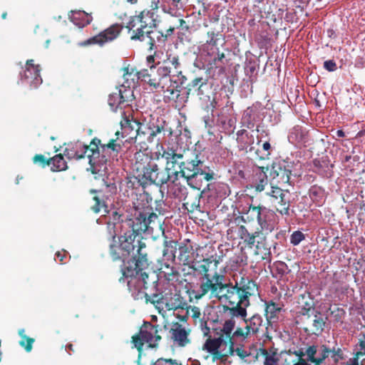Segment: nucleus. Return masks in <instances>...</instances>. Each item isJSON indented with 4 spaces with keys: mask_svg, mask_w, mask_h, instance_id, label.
I'll return each mask as SVG.
<instances>
[{
    "mask_svg": "<svg viewBox=\"0 0 365 365\" xmlns=\"http://www.w3.org/2000/svg\"><path fill=\"white\" fill-rule=\"evenodd\" d=\"M220 260L211 256L202 260L196 268L201 277L197 289L190 291V297L198 300L210 293V298L216 297L219 292L225 290L222 297L229 306L224 305L225 312H228L232 317L243 319L247 333L256 334L262 326L263 319L259 314L247 318V308L250 305V298L259 295L257 282L249 277H240L235 279V284L224 283L225 276L217 272Z\"/></svg>",
    "mask_w": 365,
    "mask_h": 365,
    "instance_id": "obj_1",
    "label": "nucleus"
},
{
    "mask_svg": "<svg viewBox=\"0 0 365 365\" xmlns=\"http://www.w3.org/2000/svg\"><path fill=\"white\" fill-rule=\"evenodd\" d=\"M143 81L147 83L154 89L161 91L164 97L168 101H178L180 104L184 101L185 96H181L177 93L178 82L173 80V76L169 74L167 67H162L158 63L157 66H151L149 69H143Z\"/></svg>",
    "mask_w": 365,
    "mask_h": 365,
    "instance_id": "obj_2",
    "label": "nucleus"
},
{
    "mask_svg": "<svg viewBox=\"0 0 365 365\" xmlns=\"http://www.w3.org/2000/svg\"><path fill=\"white\" fill-rule=\"evenodd\" d=\"M184 159L179 163V168H182V178L185 179L187 185L198 191L200 187L193 185V180L197 176H202L207 181L214 179L215 173L202 160L200 153L196 149L184 151Z\"/></svg>",
    "mask_w": 365,
    "mask_h": 365,
    "instance_id": "obj_3",
    "label": "nucleus"
},
{
    "mask_svg": "<svg viewBox=\"0 0 365 365\" xmlns=\"http://www.w3.org/2000/svg\"><path fill=\"white\" fill-rule=\"evenodd\" d=\"M133 235L125 232L123 235L118 237V241L126 254L129 256L131 254L133 255L130 259L131 264L135 265V269L141 270L148 264V253L145 251L146 245L142 241V237H136Z\"/></svg>",
    "mask_w": 365,
    "mask_h": 365,
    "instance_id": "obj_4",
    "label": "nucleus"
},
{
    "mask_svg": "<svg viewBox=\"0 0 365 365\" xmlns=\"http://www.w3.org/2000/svg\"><path fill=\"white\" fill-rule=\"evenodd\" d=\"M160 169L151 155L141 150L135 153L133 170L136 179L143 187L155 184V176L158 175Z\"/></svg>",
    "mask_w": 365,
    "mask_h": 365,
    "instance_id": "obj_5",
    "label": "nucleus"
},
{
    "mask_svg": "<svg viewBox=\"0 0 365 365\" xmlns=\"http://www.w3.org/2000/svg\"><path fill=\"white\" fill-rule=\"evenodd\" d=\"M158 26L157 15L155 12L145 9L139 14L130 17L126 28L132 31L131 40L143 41L145 38V29H153Z\"/></svg>",
    "mask_w": 365,
    "mask_h": 365,
    "instance_id": "obj_6",
    "label": "nucleus"
},
{
    "mask_svg": "<svg viewBox=\"0 0 365 365\" xmlns=\"http://www.w3.org/2000/svg\"><path fill=\"white\" fill-rule=\"evenodd\" d=\"M161 330L159 325H154L150 322H144L140 327L139 332L132 336V343L138 351L143 352V347L145 344H148L150 349H157L162 336L159 334Z\"/></svg>",
    "mask_w": 365,
    "mask_h": 365,
    "instance_id": "obj_7",
    "label": "nucleus"
},
{
    "mask_svg": "<svg viewBox=\"0 0 365 365\" xmlns=\"http://www.w3.org/2000/svg\"><path fill=\"white\" fill-rule=\"evenodd\" d=\"M123 29V26L121 24H113L97 35L79 43V46H87L96 44L103 47L117 39L120 36Z\"/></svg>",
    "mask_w": 365,
    "mask_h": 365,
    "instance_id": "obj_8",
    "label": "nucleus"
},
{
    "mask_svg": "<svg viewBox=\"0 0 365 365\" xmlns=\"http://www.w3.org/2000/svg\"><path fill=\"white\" fill-rule=\"evenodd\" d=\"M130 261L128 262V264H130ZM149 265L150 263L148 262V266L141 270L135 269V265L134 264H129L127 267L122 268V275L119 278V281L123 282L124 278L130 277L132 280L133 279L135 281L139 291L147 289L150 285L153 284L155 282V281L149 280V274L147 272Z\"/></svg>",
    "mask_w": 365,
    "mask_h": 365,
    "instance_id": "obj_9",
    "label": "nucleus"
},
{
    "mask_svg": "<svg viewBox=\"0 0 365 365\" xmlns=\"http://www.w3.org/2000/svg\"><path fill=\"white\" fill-rule=\"evenodd\" d=\"M293 165L287 161L274 163L269 171L270 185L288 187L291 185L290 177Z\"/></svg>",
    "mask_w": 365,
    "mask_h": 365,
    "instance_id": "obj_10",
    "label": "nucleus"
},
{
    "mask_svg": "<svg viewBox=\"0 0 365 365\" xmlns=\"http://www.w3.org/2000/svg\"><path fill=\"white\" fill-rule=\"evenodd\" d=\"M326 319L319 312L316 311L314 314L300 317L297 323L302 324V328L308 335L319 336L324 330Z\"/></svg>",
    "mask_w": 365,
    "mask_h": 365,
    "instance_id": "obj_11",
    "label": "nucleus"
},
{
    "mask_svg": "<svg viewBox=\"0 0 365 365\" xmlns=\"http://www.w3.org/2000/svg\"><path fill=\"white\" fill-rule=\"evenodd\" d=\"M207 86V80L202 77H197L192 79L187 85L186 88H183L182 83H178V87L177 88V93L181 96H185L184 101L182 103H179L178 101H173L175 104V107L180 108H182L187 103L189 98L190 94L193 92L197 96L202 95L204 93L203 88Z\"/></svg>",
    "mask_w": 365,
    "mask_h": 365,
    "instance_id": "obj_12",
    "label": "nucleus"
},
{
    "mask_svg": "<svg viewBox=\"0 0 365 365\" xmlns=\"http://www.w3.org/2000/svg\"><path fill=\"white\" fill-rule=\"evenodd\" d=\"M115 191V184H106L104 188L100 190H91L90 192L93 195V200L95 202V204L91 207V210L95 213H99L101 210L108 212L106 201Z\"/></svg>",
    "mask_w": 365,
    "mask_h": 365,
    "instance_id": "obj_13",
    "label": "nucleus"
},
{
    "mask_svg": "<svg viewBox=\"0 0 365 365\" xmlns=\"http://www.w3.org/2000/svg\"><path fill=\"white\" fill-rule=\"evenodd\" d=\"M202 349L211 354L214 361L216 360L223 361L228 355H230L228 352V346H225V341L219 336L214 339L210 336Z\"/></svg>",
    "mask_w": 365,
    "mask_h": 365,
    "instance_id": "obj_14",
    "label": "nucleus"
},
{
    "mask_svg": "<svg viewBox=\"0 0 365 365\" xmlns=\"http://www.w3.org/2000/svg\"><path fill=\"white\" fill-rule=\"evenodd\" d=\"M41 67L36 64L34 60L29 59L26 62L25 68L21 73V80L30 85L31 88H36L42 83Z\"/></svg>",
    "mask_w": 365,
    "mask_h": 365,
    "instance_id": "obj_15",
    "label": "nucleus"
},
{
    "mask_svg": "<svg viewBox=\"0 0 365 365\" xmlns=\"http://www.w3.org/2000/svg\"><path fill=\"white\" fill-rule=\"evenodd\" d=\"M148 213L145 210H136L134 217L125 220V223L130 229L128 232L134 234L136 237H142L141 235L148 230L145 220Z\"/></svg>",
    "mask_w": 365,
    "mask_h": 365,
    "instance_id": "obj_16",
    "label": "nucleus"
},
{
    "mask_svg": "<svg viewBox=\"0 0 365 365\" xmlns=\"http://www.w3.org/2000/svg\"><path fill=\"white\" fill-rule=\"evenodd\" d=\"M110 237L112 238V242L109 245V254L113 262L119 261L121 262L120 270L122 268L127 267L125 265V259L129 257L126 254L125 250H123L122 245L118 240H116V232H110Z\"/></svg>",
    "mask_w": 365,
    "mask_h": 365,
    "instance_id": "obj_17",
    "label": "nucleus"
},
{
    "mask_svg": "<svg viewBox=\"0 0 365 365\" xmlns=\"http://www.w3.org/2000/svg\"><path fill=\"white\" fill-rule=\"evenodd\" d=\"M175 26H170L165 33L160 31H146L145 34V38H148L149 39L148 44H149V48L148 50L150 51H152L157 48V46H155L156 42L158 43V46L164 45L165 43L167 41L168 38L170 36H172L175 31Z\"/></svg>",
    "mask_w": 365,
    "mask_h": 365,
    "instance_id": "obj_18",
    "label": "nucleus"
},
{
    "mask_svg": "<svg viewBox=\"0 0 365 365\" xmlns=\"http://www.w3.org/2000/svg\"><path fill=\"white\" fill-rule=\"evenodd\" d=\"M297 307L299 309L297 312L299 319L307 314H314L317 311L314 299L309 292L299 294L297 299Z\"/></svg>",
    "mask_w": 365,
    "mask_h": 365,
    "instance_id": "obj_19",
    "label": "nucleus"
},
{
    "mask_svg": "<svg viewBox=\"0 0 365 365\" xmlns=\"http://www.w3.org/2000/svg\"><path fill=\"white\" fill-rule=\"evenodd\" d=\"M84 148L85 155L89 159V164L93 167L98 163H101L102 159L99 160L101 150V140L94 138L90 143V145H84L82 143V148Z\"/></svg>",
    "mask_w": 365,
    "mask_h": 365,
    "instance_id": "obj_20",
    "label": "nucleus"
},
{
    "mask_svg": "<svg viewBox=\"0 0 365 365\" xmlns=\"http://www.w3.org/2000/svg\"><path fill=\"white\" fill-rule=\"evenodd\" d=\"M123 145V140H117L116 139H110L108 143L102 144L101 143V150L102 153V161L107 162L108 157H117L122 150Z\"/></svg>",
    "mask_w": 365,
    "mask_h": 365,
    "instance_id": "obj_21",
    "label": "nucleus"
},
{
    "mask_svg": "<svg viewBox=\"0 0 365 365\" xmlns=\"http://www.w3.org/2000/svg\"><path fill=\"white\" fill-rule=\"evenodd\" d=\"M235 327V321L232 318L226 320L223 327L217 334L219 336L225 341V346H228V352L230 355L234 353V342L232 340V332Z\"/></svg>",
    "mask_w": 365,
    "mask_h": 365,
    "instance_id": "obj_22",
    "label": "nucleus"
},
{
    "mask_svg": "<svg viewBox=\"0 0 365 365\" xmlns=\"http://www.w3.org/2000/svg\"><path fill=\"white\" fill-rule=\"evenodd\" d=\"M260 208L255 217V221L257 222L259 226L258 229L261 230V231H264L266 233L271 232L274 229V222L269 218L272 214L269 213V210L264 205H261Z\"/></svg>",
    "mask_w": 365,
    "mask_h": 365,
    "instance_id": "obj_23",
    "label": "nucleus"
},
{
    "mask_svg": "<svg viewBox=\"0 0 365 365\" xmlns=\"http://www.w3.org/2000/svg\"><path fill=\"white\" fill-rule=\"evenodd\" d=\"M170 338L179 346H185L190 343L189 332L179 323H175L170 329Z\"/></svg>",
    "mask_w": 365,
    "mask_h": 365,
    "instance_id": "obj_24",
    "label": "nucleus"
},
{
    "mask_svg": "<svg viewBox=\"0 0 365 365\" xmlns=\"http://www.w3.org/2000/svg\"><path fill=\"white\" fill-rule=\"evenodd\" d=\"M162 158L165 160V168L170 172L175 170V165L184 159V152L177 153V150L173 148H168L162 153Z\"/></svg>",
    "mask_w": 365,
    "mask_h": 365,
    "instance_id": "obj_25",
    "label": "nucleus"
},
{
    "mask_svg": "<svg viewBox=\"0 0 365 365\" xmlns=\"http://www.w3.org/2000/svg\"><path fill=\"white\" fill-rule=\"evenodd\" d=\"M136 128V133L134 136L130 135V138L135 139V143L139 144L150 143V125L149 123H141L140 122H134L133 124Z\"/></svg>",
    "mask_w": 365,
    "mask_h": 365,
    "instance_id": "obj_26",
    "label": "nucleus"
},
{
    "mask_svg": "<svg viewBox=\"0 0 365 365\" xmlns=\"http://www.w3.org/2000/svg\"><path fill=\"white\" fill-rule=\"evenodd\" d=\"M143 70L138 71L135 68L126 67L123 73V86L125 87H134L139 80L143 81Z\"/></svg>",
    "mask_w": 365,
    "mask_h": 365,
    "instance_id": "obj_27",
    "label": "nucleus"
},
{
    "mask_svg": "<svg viewBox=\"0 0 365 365\" xmlns=\"http://www.w3.org/2000/svg\"><path fill=\"white\" fill-rule=\"evenodd\" d=\"M108 103L110 109L116 112L129 106L128 101L125 100L120 90L110 93L108 96Z\"/></svg>",
    "mask_w": 365,
    "mask_h": 365,
    "instance_id": "obj_28",
    "label": "nucleus"
},
{
    "mask_svg": "<svg viewBox=\"0 0 365 365\" xmlns=\"http://www.w3.org/2000/svg\"><path fill=\"white\" fill-rule=\"evenodd\" d=\"M203 192L204 191L187 194L184 198L182 207L188 212H193L195 210H200V198L202 197Z\"/></svg>",
    "mask_w": 365,
    "mask_h": 365,
    "instance_id": "obj_29",
    "label": "nucleus"
},
{
    "mask_svg": "<svg viewBox=\"0 0 365 365\" xmlns=\"http://www.w3.org/2000/svg\"><path fill=\"white\" fill-rule=\"evenodd\" d=\"M68 16L71 21L80 29L90 24L93 20L91 15L83 11H71Z\"/></svg>",
    "mask_w": 365,
    "mask_h": 365,
    "instance_id": "obj_30",
    "label": "nucleus"
},
{
    "mask_svg": "<svg viewBox=\"0 0 365 365\" xmlns=\"http://www.w3.org/2000/svg\"><path fill=\"white\" fill-rule=\"evenodd\" d=\"M272 203L276 207L277 211L282 215H289L290 193L289 190L283 195H280Z\"/></svg>",
    "mask_w": 365,
    "mask_h": 365,
    "instance_id": "obj_31",
    "label": "nucleus"
},
{
    "mask_svg": "<svg viewBox=\"0 0 365 365\" xmlns=\"http://www.w3.org/2000/svg\"><path fill=\"white\" fill-rule=\"evenodd\" d=\"M268 170V168L259 167L258 170L255 175L254 187L257 192H261L265 190V187L267 185L268 180L266 172Z\"/></svg>",
    "mask_w": 365,
    "mask_h": 365,
    "instance_id": "obj_32",
    "label": "nucleus"
},
{
    "mask_svg": "<svg viewBox=\"0 0 365 365\" xmlns=\"http://www.w3.org/2000/svg\"><path fill=\"white\" fill-rule=\"evenodd\" d=\"M314 171L324 177H330L331 175L332 165L325 159H314L313 160Z\"/></svg>",
    "mask_w": 365,
    "mask_h": 365,
    "instance_id": "obj_33",
    "label": "nucleus"
},
{
    "mask_svg": "<svg viewBox=\"0 0 365 365\" xmlns=\"http://www.w3.org/2000/svg\"><path fill=\"white\" fill-rule=\"evenodd\" d=\"M178 259L183 265H189L193 259V247L192 245H181L178 248Z\"/></svg>",
    "mask_w": 365,
    "mask_h": 365,
    "instance_id": "obj_34",
    "label": "nucleus"
},
{
    "mask_svg": "<svg viewBox=\"0 0 365 365\" xmlns=\"http://www.w3.org/2000/svg\"><path fill=\"white\" fill-rule=\"evenodd\" d=\"M261 205H249L248 207H243L240 211L241 217L243 222H253L258 212H259Z\"/></svg>",
    "mask_w": 365,
    "mask_h": 365,
    "instance_id": "obj_35",
    "label": "nucleus"
},
{
    "mask_svg": "<svg viewBox=\"0 0 365 365\" xmlns=\"http://www.w3.org/2000/svg\"><path fill=\"white\" fill-rule=\"evenodd\" d=\"M162 67H167L169 70V74L174 72L177 75L181 74L180 62L178 56L169 55L168 58L160 64Z\"/></svg>",
    "mask_w": 365,
    "mask_h": 365,
    "instance_id": "obj_36",
    "label": "nucleus"
},
{
    "mask_svg": "<svg viewBox=\"0 0 365 365\" xmlns=\"http://www.w3.org/2000/svg\"><path fill=\"white\" fill-rule=\"evenodd\" d=\"M189 307V313L191 314L192 318L195 320V323L197 324V321L199 322L200 327L201 328L202 331H203L205 335H207L210 332V328L207 325V322L200 319L201 316V312L199 307L195 306H190Z\"/></svg>",
    "mask_w": 365,
    "mask_h": 365,
    "instance_id": "obj_37",
    "label": "nucleus"
},
{
    "mask_svg": "<svg viewBox=\"0 0 365 365\" xmlns=\"http://www.w3.org/2000/svg\"><path fill=\"white\" fill-rule=\"evenodd\" d=\"M237 141L242 150L247 149L249 145L254 143V136L250 134L245 129L237 132Z\"/></svg>",
    "mask_w": 365,
    "mask_h": 365,
    "instance_id": "obj_38",
    "label": "nucleus"
},
{
    "mask_svg": "<svg viewBox=\"0 0 365 365\" xmlns=\"http://www.w3.org/2000/svg\"><path fill=\"white\" fill-rule=\"evenodd\" d=\"M165 307L168 310L185 309L187 313H189L187 302L182 297L178 294L174 295L173 302L165 304Z\"/></svg>",
    "mask_w": 365,
    "mask_h": 365,
    "instance_id": "obj_39",
    "label": "nucleus"
},
{
    "mask_svg": "<svg viewBox=\"0 0 365 365\" xmlns=\"http://www.w3.org/2000/svg\"><path fill=\"white\" fill-rule=\"evenodd\" d=\"M160 270L167 280H178L180 274L175 267L170 265L167 262H165L161 264Z\"/></svg>",
    "mask_w": 365,
    "mask_h": 365,
    "instance_id": "obj_40",
    "label": "nucleus"
},
{
    "mask_svg": "<svg viewBox=\"0 0 365 365\" xmlns=\"http://www.w3.org/2000/svg\"><path fill=\"white\" fill-rule=\"evenodd\" d=\"M50 165H51V169L53 172L66 170L68 168L62 154H58L53 158H50Z\"/></svg>",
    "mask_w": 365,
    "mask_h": 365,
    "instance_id": "obj_41",
    "label": "nucleus"
},
{
    "mask_svg": "<svg viewBox=\"0 0 365 365\" xmlns=\"http://www.w3.org/2000/svg\"><path fill=\"white\" fill-rule=\"evenodd\" d=\"M281 309V307L273 301L265 302L264 312L267 320L270 322L272 319L276 318L277 313L279 312Z\"/></svg>",
    "mask_w": 365,
    "mask_h": 365,
    "instance_id": "obj_42",
    "label": "nucleus"
},
{
    "mask_svg": "<svg viewBox=\"0 0 365 365\" xmlns=\"http://www.w3.org/2000/svg\"><path fill=\"white\" fill-rule=\"evenodd\" d=\"M208 39L206 41V44L217 48L219 42L221 41V45L225 44V40L222 34L220 32H215L214 31H209L207 32Z\"/></svg>",
    "mask_w": 365,
    "mask_h": 365,
    "instance_id": "obj_43",
    "label": "nucleus"
},
{
    "mask_svg": "<svg viewBox=\"0 0 365 365\" xmlns=\"http://www.w3.org/2000/svg\"><path fill=\"white\" fill-rule=\"evenodd\" d=\"M139 294H142L141 297H144L146 303H151L153 304H166L165 302V298L161 293H155L151 295H149L147 292L144 291H139Z\"/></svg>",
    "mask_w": 365,
    "mask_h": 365,
    "instance_id": "obj_44",
    "label": "nucleus"
},
{
    "mask_svg": "<svg viewBox=\"0 0 365 365\" xmlns=\"http://www.w3.org/2000/svg\"><path fill=\"white\" fill-rule=\"evenodd\" d=\"M134 122H138L134 119H129V116H123L122 120L120 121V128L124 130L127 135H130L132 131H134V135L136 133V128L133 124Z\"/></svg>",
    "mask_w": 365,
    "mask_h": 365,
    "instance_id": "obj_45",
    "label": "nucleus"
},
{
    "mask_svg": "<svg viewBox=\"0 0 365 365\" xmlns=\"http://www.w3.org/2000/svg\"><path fill=\"white\" fill-rule=\"evenodd\" d=\"M171 179L170 172L166 168L160 169L158 175L155 176V184L161 187L162 185L168 183Z\"/></svg>",
    "mask_w": 365,
    "mask_h": 365,
    "instance_id": "obj_46",
    "label": "nucleus"
},
{
    "mask_svg": "<svg viewBox=\"0 0 365 365\" xmlns=\"http://www.w3.org/2000/svg\"><path fill=\"white\" fill-rule=\"evenodd\" d=\"M19 334L21 336L19 344L24 347L27 352H30L33 347V344L35 341L34 338L27 336L25 334V330L24 329L19 330Z\"/></svg>",
    "mask_w": 365,
    "mask_h": 365,
    "instance_id": "obj_47",
    "label": "nucleus"
},
{
    "mask_svg": "<svg viewBox=\"0 0 365 365\" xmlns=\"http://www.w3.org/2000/svg\"><path fill=\"white\" fill-rule=\"evenodd\" d=\"M309 194L314 202L319 203L322 202L324 197V190L319 186L313 185L310 187Z\"/></svg>",
    "mask_w": 365,
    "mask_h": 365,
    "instance_id": "obj_48",
    "label": "nucleus"
},
{
    "mask_svg": "<svg viewBox=\"0 0 365 365\" xmlns=\"http://www.w3.org/2000/svg\"><path fill=\"white\" fill-rule=\"evenodd\" d=\"M181 0H172L171 3L168 5H162V10L167 14H170L172 16H177L179 14V11L182 8L179 6Z\"/></svg>",
    "mask_w": 365,
    "mask_h": 365,
    "instance_id": "obj_49",
    "label": "nucleus"
},
{
    "mask_svg": "<svg viewBox=\"0 0 365 365\" xmlns=\"http://www.w3.org/2000/svg\"><path fill=\"white\" fill-rule=\"evenodd\" d=\"M287 187H281L280 185H270V190L266 192V195L270 197V200L272 202L276 198L283 195L285 192L289 190Z\"/></svg>",
    "mask_w": 365,
    "mask_h": 365,
    "instance_id": "obj_50",
    "label": "nucleus"
},
{
    "mask_svg": "<svg viewBox=\"0 0 365 365\" xmlns=\"http://www.w3.org/2000/svg\"><path fill=\"white\" fill-rule=\"evenodd\" d=\"M82 148V143L80 142H77L74 144L70 145L68 147L66 148L64 150V155H66L68 159H75V160H81V155H78L76 150L78 148Z\"/></svg>",
    "mask_w": 365,
    "mask_h": 365,
    "instance_id": "obj_51",
    "label": "nucleus"
},
{
    "mask_svg": "<svg viewBox=\"0 0 365 365\" xmlns=\"http://www.w3.org/2000/svg\"><path fill=\"white\" fill-rule=\"evenodd\" d=\"M165 122L162 120L159 122L158 120V123H155L154 122H150V143H153L155 138V137L165 130Z\"/></svg>",
    "mask_w": 365,
    "mask_h": 365,
    "instance_id": "obj_52",
    "label": "nucleus"
},
{
    "mask_svg": "<svg viewBox=\"0 0 365 365\" xmlns=\"http://www.w3.org/2000/svg\"><path fill=\"white\" fill-rule=\"evenodd\" d=\"M242 222V218L240 216H237L230 220L227 223V235H230L231 237H234L233 233L237 232V227L240 226V224Z\"/></svg>",
    "mask_w": 365,
    "mask_h": 365,
    "instance_id": "obj_53",
    "label": "nucleus"
},
{
    "mask_svg": "<svg viewBox=\"0 0 365 365\" xmlns=\"http://www.w3.org/2000/svg\"><path fill=\"white\" fill-rule=\"evenodd\" d=\"M263 232H264V231H261V230L257 229V230L255 232H249L248 234H247V235L243 237L242 240L250 247H252L256 242V239L257 237H259L260 235H262Z\"/></svg>",
    "mask_w": 365,
    "mask_h": 365,
    "instance_id": "obj_54",
    "label": "nucleus"
},
{
    "mask_svg": "<svg viewBox=\"0 0 365 365\" xmlns=\"http://www.w3.org/2000/svg\"><path fill=\"white\" fill-rule=\"evenodd\" d=\"M111 219L113 221L112 222L109 221L107 223V227L109 230L110 234V231H111V232H113V231H115V228L116 223L123 221V215L120 214L118 211L113 212Z\"/></svg>",
    "mask_w": 365,
    "mask_h": 365,
    "instance_id": "obj_55",
    "label": "nucleus"
},
{
    "mask_svg": "<svg viewBox=\"0 0 365 365\" xmlns=\"http://www.w3.org/2000/svg\"><path fill=\"white\" fill-rule=\"evenodd\" d=\"M262 354L265 358L264 365H277L279 359L276 352L269 354L266 349H262Z\"/></svg>",
    "mask_w": 365,
    "mask_h": 365,
    "instance_id": "obj_56",
    "label": "nucleus"
},
{
    "mask_svg": "<svg viewBox=\"0 0 365 365\" xmlns=\"http://www.w3.org/2000/svg\"><path fill=\"white\" fill-rule=\"evenodd\" d=\"M164 250L163 251V255L165 256L170 251L172 253L173 259H175V252L176 250L177 242L174 240H167V237L163 242Z\"/></svg>",
    "mask_w": 365,
    "mask_h": 365,
    "instance_id": "obj_57",
    "label": "nucleus"
},
{
    "mask_svg": "<svg viewBox=\"0 0 365 365\" xmlns=\"http://www.w3.org/2000/svg\"><path fill=\"white\" fill-rule=\"evenodd\" d=\"M331 349L326 345H322L319 349V356L317 357L316 365H320L327 358L329 357Z\"/></svg>",
    "mask_w": 365,
    "mask_h": 365,
    "instance_id": "obj_58",
    "label": "nucleus"
},
{
    "mask_svg": "<svg viewBox=\"0 0 365 365\" xmlns=\"http://www.w3.org/2000/svg\"><path fill=\"white\" fill-rule=\"evenodd\" d=\"M215 190L220 197H226L230 194V190L227 184L225 182H218L216 185Z\"/></svg>",
    "mask_w": 365,
    "mask_h": 365,
    "instance_id": "obj_59",
    "label": "nucleus"
},
{
    "mask_svg": "<svg viewBox=\"0 0 365 365\" xmlns=\"http://www.w3.org/2000/svg\"><path fill=\"white\" fill-rule=\"evenodd\" d=\"M317 353V346L312 345L307 348L305 355L307 356V361H310L316 365L317 357L315 355Z\"/></svg>",
    "mask_w": 365,
    "mask_h": 365,
    "instance_id": "obj_60",
    "label": "nucleus"
},
{
    "mask_svg": "<svg viewBox=\"0 0 365 365\" xmlns=\"http://www.w3.org/2000/svg\"><path fill=\"white\" fill-rule=\"evenodd\" d=\"M305 239V235L301 231H294L290 236V243L294 246L298 245Z\"/></svg>",
    "mask_w": 365,
    "mask_h": 365,
    "instance_id": "obj_61",
    "label": "nucleus"
},
{
    "mask_svg": "<svg viewBox=\"0 0 365 365\" xmlns=\"http://www.w3.org/2000/svg\"><path fill=\"white\" fill-rule=\"evenodd\" d=\"M257 65L255 61H249L246 63L245 67V73L249 76L250 78H252L253 76H257Z\"/></svg>",
    "mask_w": 365,
    "mask_h": 365,
    "instance_id": "obj_62",
    "label": "nucleus"
},
{
    "mask_svg": "<svg viewBox=\"0 0 365 365\" xmlns=\"http://www.w3.org/2000/svg\"><path fill=\"white\" fill-rule=\"evenodd\" d=\"M146 225H148V232H153L154 230H161L163 231V221L162 220H158L156 222L150 221L149 219L146 217L145 220Z\"/></svg>",
    "mask_w": 365,
    "mask_h": 365,
    "instance_id": "obj_63",
    "label": "nucleus"
},
{
    "mask_svg": "<svg viewBox=\"0 0 365 365\" xmlns=\"http://www.w3.org/2000/svg\"><path fill=\"white\" fill-rule=\"evenodd\" d=\"M150 365H181L178 364L177 360L172 359L159 358L155 361H153Z\"/></svg>",
    "mask_w": 365,
    "mask_h": 365,
    "instance_id": "obj_64",
    "label": "nucleus"
}]
</instances>
